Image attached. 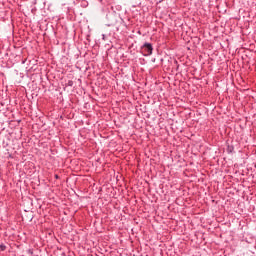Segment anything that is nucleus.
Returning <instances> with one entry per match:
<instances>
[{"label": "nucleus", "mask_w": 256, "mask_h": 256, "mask_svg": "<svg viewBox=\"0 0 256 256\" xmlns=\"http://www.w3.org/2000/svg\"><path fill=\"white\" fill-rule=\"evenodd\" d=\"M140 51L143 55V57H149L150 55H153V44L149 42H145L141 48Z\"/></svg>", "instance_id": "f257e3e1"}, {"label": "nucleus", "mask_w": 256, "mask_h": 256, "mask_svg": "<svg viewBox=\"0 0 256 256\" xmlns=\"http://www.w3.org/2000/svg\"><path fill=\"white\" fill-rule=\"evenodd\" d=\"M67 86H68V87H73V80H69V81L67 82Z\"/></svg>", "instance_id": "20e7f679"}, {"label": "nucleus", "mask_w": 256, "mask_h": 256, "mask_svg": "<svg viewBox=\"0 0 256 256\" xmlns=\"http://www.w3.org/2000/svg\"><path fill=\"white\" fill-rule=\"evenodd\" d=\"M117 19H119V17L115 14L108 15V20L110 21L108 27H114V25H117Z\"/></svg>", "instance_id": "f03ea898"}, {"label": "nucleus", "mask_w": 256, "mask_h": 256, "mask_svg": "<svg viewBox=\"0 0 256 256\" xmlns=\"http://www.w3.org/2000/svg\"><path fill=\"white\" fill-rule=\"evenodd\" d=\"M7 249V246L5 244H0V251H5Z\"/></svg>", "instance_id": "7ed1b4c3"}, {"label": "nucleus", "mask_w": 256, "mask_h": 256, "mask_svg": "<svg viewBox=\"0 0 256 256\" xmlns=\"http://www.w3.org/2000/svg\"><path fill=\"white\" fill-rule=\"evenodd\" d=\"M54 177H55V179H59V175H57V174H55Z\"/></svg>", "instance_id": "423d86ee"}, {"label": "nucleus", "mask_w": 256, "mask_h": 256, "mask_svg": "<svg viewBox=\"0 0 256 256\" xmlns=\"http://www.w3.org/2000/svg\"><path fill=\"white\" fill-rule=\"evenodd\" d=\"M232 149H233V147L228 148L229 153H231Z\"/></svg>", "instance_id": "39448f33"}]
</instances>
